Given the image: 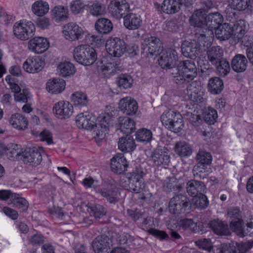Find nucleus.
I'll return each instance as SVG.
<instances>
[{
  "instance_id": "obj_28",
  "label": "nucleus",
  "mask_w": 253,
  "mask_h": 253,
  "mask_svg": "<svg viewBox=\"0 0 253 253\" xmlns=\"http://www.w3.org/2000/svg\"><path fill=\"white\" fill-rule=\"evenodd\" d=\"M248 64L246 57L241 54L235 55L232 59L231 65L232 70L238 73L246 71Z\"/></svg>"
},
{
  "instance_id": "obj_7",
  "label": "nucleus",
  "mask_w": 253,
  "mask_h": 253,
  "mask_svg": "<svg viewBox=\"0 0 253 253\" xmlns=\"http://www.w3.org/2000/svg\"><path fill=\"white\" fill-rule=\"evenodd\" d=\"M190 205V200L186 195L177 194L170 199L169 211L173 214L179 215L184 213Z\"/></svg>"
},
{
  "instance_id": "obj_59",
  "label": "nucleus",
  "mask_w": 253,
  "mask_h": 253,
  "mask_svg": "<svg viewBox=\"0 0 253 253\" xmlns=\"http://www.w3.org/2000/svg\"><path fill=\"white\" fill-rule=\"evenodd\" d=\"M14 96L16 101L22 103H27L30 98L29 89L27 88H24L20 92L14 94Z\"/></svg>"
},
{
  "instance_id": "obj_60",
  "label": "nucleus",
  "mask_w": 253,
  "mask_h": 253,
  "mask_svg": "<svg viewBox=\"0 0 253 253\" xmlns=\"http://www.w3.org/2000/svg\"><path fill=\"white\" fill-rule=\"evenodd\" d=\"M204 118L206 122L210 124H214L216 119L217 118V112L215 110L211 108H209V109L205 112Z\"/></svg>"
},
{
  "instance_id": "obj_8",
  "label": "nucleus",
  "mask_w": 253,
  "mask_h": 253,
  "mask_svg": "<svg viewBox=\"0 0 253 253\" xmlns=\"http://www.w3.org/2000/svg\"><path fill=\"white\" fill-rule=\"evenodd\" d=\"M35 27L31 22H16L13 27L14 35L21 41H26L35 34Z\"/></svg>"
},
{
  "instance_id": "obj_18",
  "label": "nucleus",
  "mask_w": 253,
  "mask_h": 253,
  "mask_svg": "<svg viewBox=\"0 0 253 253\" xmlns=\"http://www.w3.org/2000/svg\"><path fill=\"white\" fill-rule=\"evenodd\" d=\"M212 34L213 31L211 29H200L195 33V40L193 42H196L202 51H205L210 45V42H209V37Z\"/></svg>"
},
{
  "instance_id": "obj_19",
  "label": "nucleus",
  "mask_w": 253,
  "mask_h": 253,
  "mask_svg": "<svg viewBox=\"0 0 253 253\" xmlns=\"http://www.w3.org/2000/svg\"><path fill=\"white\" fill-rule=\"evenodd\" d=\"M235 26V23L233 24L226 23L221 24L214 29L216 38L220 41H225L232 37L233 40Z\"/></svg>"
},
{
  "instance_id": "obj_45",
  "label": "nucleus",
  "mask_w": 253,
  "mask_h": 253,
  "mask_svg": "<svg viewBox=\"0 0 253 253\" xmlns=\"http://www.w3.org/2000/svg\"><path fill=\"white\" fill-rule=\"evenodd\" d=\"M208 86L209 91L212 94H217L223 90V83L218 77L211 78L209 81Z\"/></svg>"
},
{
  "instance_id": "obj_40",
  "label": "nucleus",
  "mask_w": 253,
  "mask_h": 253,
  "mask_svg": "<svg viewBox=\"0 0 253 253\" xmlns=\"http://www.w3.org/2000/svg\"><path fill=\"white\" fill-rule=\"evenodd\" d=\"M9 123L15 128L24 130L27 128L28 121L26 118L19 113L11 115L9 119Z\"/></svg>"
},
{
  "instance_id": "obj_55",
  "label": "nucleus",
  "mask_w": 253,
  "mask_h": 253,
  "mask_svg": "<svg viewBox=\"0 0 253 253\" xmlns=\"http://www.w3.org/2000/svg\"><path fill=\"white\" fill-rule=\"evenodd\" d=\"M88 8L90 14L93 16H98L105 12V7L100 3L94 2L88 4Z\"/></svg>"
},
{
  "instance_id": "obj_35",
  "label": "nucleus",
  "mask_w": 253,
  "mask_h": 253,
  "mask_svg": "<svg viewBox=\"0 0 253 253\" xmlns=\"http://www.w3.org/2000/svg\"><path fill=\"white\" fill-rule=\"evenodd\" d=\"M206 14L204 11L199 9L195 11L190 18L192 26L200 29L206 28Z\"/></svg>"
},
{
  "instance_id": "obj_36",
  "label": "nucleus",
  "mask_w": 253,
  "mask_h": 253,
  "mask_svg": "<svg viewBox=\"0 0 253 253\" xmlns=\"http://www.w3.org/2000/svg\"><path fill=\"white\" fill-rule=\"evenodd\" d=\"M223 21L222 15L218 12L209 13L206 15V28L211 31L219 26Z\"/></svg>"
},
{
  "instance_id": "obj_56",
  "label": "nucleus",
  "mask_w": 253,
  "mask_h": 253,
  "mask_svg": "<svg viewBox=\"0 0 253 253\" xmlns=\"http://www.w3.org/2000/svg\"><path fill=\"white\" fill-rule=\"evenodd\" d=\"M234 247L237 250L238 253H247L253 247V239L249 240L245 242H235Z\"/></svg>"
},
{
  "instance_id": "obj_51",
  "label": "nucleus",
  "mask_w": 253,
  "mask_h": 253,
  "mask_svg": "<svg viewBox=\"0 0 253 253\" xmlns=\"http://www.w3.org/2000/svg\"><path fill=\"white\" fill-rule=\"evenodd\" d=\"M135 135L136 140L139 142H149L152 139V131L145 128L138 129Z\"/></svg>"
},
{
  "instance_id": "obj_26",
  "label": "nucleus",
  "mask_w": 253,
  "mask_h": 253,
  "mask_svg": "<svg viewBox=\"0 0 253 253\" xmlns=\"http://www.w3.org/2000/svg\"><path fill=\"white\" fill-rule=\"evenodd\" d=\"M181 51L184 56L191 59L195 58L201 52H202L196 42L188 41H185L182 44Z\"/></svg>"
},
{
  "instance_id": "obj_54",
  "label": "nucleus",
  "mask_w": 253,
  "mask_h": 253,
  "mask_svg": "<svg viewBox=\"0 0 253 253\" xmlns=\"http://www.w3.org/2000/svg\"><path fill=\"white\" fill-rule=\"evenodd\" d=\"M216 68L217 71L220 76L225 77L230 71V64L225 59H222L217 64L214 65Z\"/></svg>"
},
{
  "instance_id": "obj_9",
  "label": "nucleus",
  "mask_w": 253,
  "mask_h": 253,
  "mask_svg": "<svg viewBox=\"0 0 253 253\" xmlns=\"http://www.w3.org/2000/svg\"><path fill=\"white\" fill-rule=\"evenodd\" d=\"M158 62L159 65L163 69H169V73L170 75V71L172 70L175 66L178 60L177 53L173 49H168L166 51H162L159 54Z\"/></svg>"
},
{
  "instance_id": "obj_46",
  "label": "nucleus",
  "mask_w": 253,
  "mask_h": 253,
  "mask_svg": "<svg viewBox=\"0 0 253 253\" xmlns=\"http://www.w3.org/2000/svg\"><path fill=\"white\" fill-rule=\"evenodd\" d=\"M230 226L232 231L236 235L240 237H244L248 234V229L245 230L244 227V222L242 219L232 220L230 224Z\"/></svg>"
},
{
  "instance_id": "obj_24",
  "label": "nucleus",
  "mask_w": 253,
  "mask_h": 253,
  "mask_svg": "<svg viewBox=\"0 0 253 253\" xmlns=\"http://www.w3.org/2000/svg\"><path fill=\"white\" fill-rule=\"evenodd\" d=\"M111 169L117 174H121L126 170L127 164L126 158L122 154L115 155L111 160Z\"/></svg>"
},
{
  "instance_id": "obj_21",
  "label": "nucleus",
  "mask_w": 253,
  "mask_h": 253,
  "mask_svg": "<svg viewBox=\"0 0 253 253\" xmlns=\"http://www.w3.org/2000/svg\"><path fill=\"white\" fill-rule=\"evenodd\" d=\"M29 49L35 53L40 54L45 51L49 47V42L43 37H37L28 42Z\"/></svg>"
},
{
  "instance_id": "obj_17",
  "label": "nucleus",
  "mask_w": 253,
  "mask_h": 253,
  "mask_svg": "<svg viewBox=\"0 0 253 253\" xmlns=\"http://www.w3.org/2000/svg\"><path fill=\"white\" fill-rule=\"evenodd\" d=\"M53 111L57 118L65 119L72 115L73 112V107L69 102L61 101L54 105Z\"/></svg>"
},
{
  "instance_id": "obj_50",
  "label": "nucleus",
  "mask_w": 253,
  "mask_h": 253,
  "mask_svg": "<svg viewBox=\"0 0 253 253\" xmlns=\"http://www.w3.org/2000/svg\"><path fill=\"white\" fill-rule=\"evenodd\" d=\"M88 209L90 216H93L96 219L101 218L106 214L104 208L100 205H90Z\"/></svg>"
},
{
  "instance_id": "obj_30",
  "label": "nucleus",
  "mask_w": 253,
  "mask_h": 253,
  "mask_svg": "<svg viewBox=\"0 0 253 253\" xmlns=\"http://www.w3.org/2000/svg\"><path fill=\"white\" fill-rule=\"evenodd\" d=\"M150 161L157 166H168L170 162L169 156L166 152L161 150H156L152 153Z\"/></svg>"
},
{
  "instance_id": "obj_25",
  "label": "nucleus",
  "mask_w": 253,
  "mask_h": 253,
  "mask_svg": "<svg viewBox=\"0 0 253 253\" xmlns=\"http://www.w3.org/2000/svg\"><path fill=\"white\" fill-rule=\"evenodd\" d=\"M187 94L189 99L193 102L198 103L204 101L203 92L201 90V86L198 85L197 83L193 82L187 87Z\"/></svg>"
},
{
  "instance_id": "obj_43",
  "label": "nucleus",
  "mask_w": 253,
  "mask_h": 253,
  "mask_svg": "<svg viewBox=\"0 0 253 253\" xmlns=\"http://www.w3.org/2000/svg\"><path fill=\"white\" fill-rule=\"evenodd\" d=\"M32 11L37 16H42L48 12L49 5L47 2L43 0L35 1L32 5Z\"/></svg>"
},
{
  "instance_id": "obj_15",
  "label": "nucleus",
  "mask_w": 253,
  "mask_h": 253,
  "mask_svg": "<svg viewBox=\"0 0 253 253\" xmlns=\"http://www.w3.org/2000/svg\"><path fill=\"white\" fill-rule=\"evenodd\" d=\"M63 33L66 40L74 41L81 39L84 32L76 23L70 22L64 26Z\"/></svg>"
},
{
  "instance_id": "obj_64",
  "label": "nucleus",
  "mask_w": 253,
  "mask_h": 253,
  "mask_svg": "<svg viewBox=\"0 0 253 253\" xmlns=\"http://www.w3.org/2000/svg\"><path fill=\"white\" fill-rule=\"evenodd\" d=\"M228 216L232 219V220H241V211L240 209L237 207L231 208L228 210Z\"/></svg>"
},
{
  "instance_id": "obj_34",
  "label": "nucleus",
  "mask_w": 253,
  "mask_h": 253,
  "mask_svg": "<svg viewBox=\"0 0 253 253\" xmlns=\"http://www.w3.org/2000/svg\"><path fill=\"white\" fill-rule=\"evenodd\" d=\"M65 82L60 78H53L49 80L46 83V89L52 94L61 92L65 88Z\"/></svg>"
},
{
  "instance_id": "obj_6",
  "label": "nucleus",
  "mask_w": 253,
  "mask_h": 253,
  "mask_svg": "<svg viewBox=\"0 0 253 253\" xmlns=\"http://www.w3.org/2000/svg\"><path fill=\"white\" fill-rule=\"evenodd\" d=\"M233 40L235 44L240 42L241 44L248 48L253 43V38L250 36L245 34L248 31V26L245 20L237 21L235 22Z\"/></svg>"
},
{
  "instance_id": "obj_33",
  "label": "nucleus",
  "mask_w": 253,
  "mask_h": 253,
  "mask_svg": "<svg viewBox=\"0 0 253 253\" xmlns=\"http://www.w3.org/2000/svg\"><path fill=\"white\" fill-rule=\"evenodd\" d=\"M98 192L111 204H115L118 201L117 188L115 185L108 184L106 187L98 189Z\"/></svg>"
},
{
  "instance_id": "obj_48",
  "label": "nucleus",
  "mask_w": 253,
  "mask_h": 253,
  "mask_svg": "<svg viewBox=\"0 0 253 253\" xmlns=\"http://www.w3.org/2000/svg\"><path fill=\"white\" fill-rule=\"evenodd\" d=\"M133 80L131 76L128 74H121L117 77L116 83L118 87L121 89L130 88Z\"/></svg>"
},
{
  "instance_id": "obj_61",
  "label": "nucleus",
  "mask_w": 253,
  "mask_h": 253,
  "mask_svg": "<svg viewBox=\"0 0 253 253\" xmlns=\"http://www.w3.org/2000/svg\"><path fill=\"white\" fill-rule=\"evenodd\" d=\"M217 251L218 253H237L234 242L230 244H222L217 249Z\"/></svg>"
},
{
  "instance_id": "obj_32",
  "label": "nucleus",
  "mask_w": 253,
  "mask_h": 253,
  "mask_svg": "<svg viewBox=\"0 0 253 253\" xmlns=\"http://www.w3.org/2000/svg\"><path fill=\"white\" fill-rule=\"evenodd\" d=\"M206 186L204 182L196 180H190L186 183V191L189 195L196 197L199 194L204 192Z\"/></svg>"
},
{
  "instance_id": "obj_2",
  "label": "nucleus",
  "mask_w": 253,
  "mask_h": 253,
  "mask_svg": "<svg viewBox=\"0 0 253 253\" xmlns=\"http://www.w3.org/2000/svg\"><path fill=\"white\" fill-rule=\"evenodd\" d=\"M172 70L170 71V75L173 82L181 87L193 80L197 75V69L192 60L180 61Z\"/></svg>"
},
{
  "instance_id": "obj_44",
  "label": "nucleus",
  "mask_w": 253,
  "mask_h": 253,
  "mask_svg": "<svg viewBox=\"0 0 253 253\" xmlns=\"http://www.w3.org/2000/svg\"><path fill=\"white\" fill-rule=\"evenodd\" d=\"M175 153L180 157H188L191 155L192 149L185 141L177 142L174 146Z\"/></svg>"
},
{
  "instance_id": "obj_12",
  "label": "nucleus",
  "mask_w": 253,
  "mask_h": 253,
  "mask_svg": "<svg viewBox=\"0 0 253 253\" xmlns=\"http://www.w3.org/2000/svg\"><path fill=\"white\" fill-rule=\"evenodd\" d=\"M110 14L116 19H120L127 12L129 6L126 0H114L108 7Z\"/></svg>"
},
{
  "instance_id": "obj_63",
  "label": "nucleus",
  "mask_w": 253,
  "mask_h": 253,
  "mask_svg": "<svg viewBox=\"0 0 253 253\" xmlns=\"http://www.w3.org/2000/svg\"><path fill=\"white\" fill-rule=\"evenodd\" d=\"M84 7V3L80 0L73 1L70 4L71 11L75 14L79 13Z\"/></svg>"
},
{
  "instance_id": "obj_62",
  "label": "nucleus",
  "mask_w": 253,
  "mask_h": 253,
  "mask_svg": "<svg viewBox=\"0 0 253 253\" xmlns=\"http://www.w3.org/2000/svg\"><path fill=\"white\" fill-rule=\"evenodd\" d=\"M178 224L179 226L184 229H189L193 231L197 229L196 224L192 219L184 218L181 219Z\"/></svg>"
},
{
  "instance_id": "obj_27",
  "label": "nucleus",
  "mask_w": 253,
  "mask_h": 253,
  "mask_svg": "<svg viewBox=\"0 0 253 253\" xmlns=\"http://www.w3.org/2000/svg\"><path fill=\"white\" fill-rule=\"evenodd\" d=\"M142 24V20L139 15L129 13L124 17V26L129 30H134L138 29Z\"/></svg>"
},
{
  "instance_id": "obj_38",
  "label": "nucleus",
  "mask_w": 253,
  "mask_h": 253,
  "mask_svg": "<svg viewBox=\"0 0 253 253\" xmlns=\"http://www.w3.org/2000/svg\"><path fill=\"white\" fill-rule=\"evenodd\" d=\"M51 16L52 19L56 23L65 21L68 17V10L63 6H55L51 10Z\"/></svg>"
},
{
  "instance_id": "obj_23",
  "label": "nucleus",
  "mask_w": 253,
  "mask_h": 253,
  "mask_svg": "<svg viewBox=\"0 0 253 253\" xmlns=\"http://www.w3.org/2000/svg\"><path fill=\"white\" fill-rule=\"evenodd\" d=\"M120 110L127 115L135 114L138 109L137 102L130 97L121 99L119 103Z\"/></svg>"
},
{
  "instance_id": "obj_47",
  "label": "nucleus",
  "mask_w": 253,
  "mask_h": 253,
  "mask_svg": "<svg viewBox=\"0 0 253 253\" xmlns=\"http://www.w3.org/2000/svg\"><path fill=\"white\" fill-rule=\"evenodd\" d=\"M12 196V201L11 203H8L9 205H13V207H15L19 209L22 211H25L27 210L29 204L27 201L24 198L20 197L18 194L15 193Z\"/></svg>"
},
{
  "instance_id": "obj_16",
  "label": "nucleus",
  "mask_w": 253,
  "mask_h": 253,
  "mask_svg": "<svg viewBox=\"0 0 253 253\" xmlns=\"http://www.w3.org/2000/svg\"><path fill=\"white\" fill-rule=\"evenodd\" d=\"M45 65L44 60L39 56L28 58L24 62V70L29 73H36L41 71Z\"/></svg>"
},
{
  "instance_id": "obj_31",
  "label": "nucleus",
  "mask_w": 253,
  "mask_h": 253,
  "mask_svg": "<svg viewBox=\"0 0 253 253\" xmlns=\"http://www.w3.org/2000/svg\"><path fill=\"white\" fill-rule=\"evenodd\" d=\"M118 125L120 131L126 135L131 134L135 129L134 122L128 117H120Z\"/></svg>"
},
{
  "instance_id": "obj_20",
  "label": "nucleus",
  "mask_w": 253,
  "mask_h": 253,
  "mask_svg": "<svg viewBox=\"0 0 253 253\" xmlns=\"http://www.w3.org/2000/svg\"><path fill=\"white\" fill-rule=\"evenodd\" d=\"M195 159L197 164L193 167L192 170L194 172H202V169H205L207 166L211 164L212 157L210 153L200 150L197 153Z\"/></svg>"
},
{
  "instance_id": "obj_42",
  "label": "nucleus",
  "mask_w": 253,
  "mask_h": 253,
  "mask_svg": "<svg viewBox=\"0 0 253 253\" xmlns=\"http://www.w3.org/2000/svg\"><path fill=\"white\" fill-rule=\"evenodd\" d=\"M59 75L63 77H67L73 75L75 72L74 65L70 62H60L57 68Z\"/></svg>"
},
{
  "instance_id": "obj_3",
  "label": "nucleus",
  "mask_w": 253,
  "mask_h": 253,
  "mask_svg": "<svg viewBox=\"0 0 253 253\" xmlns=\"http://www.w3.org/2000/svg\"><path fill=\"white\" fill-rule=\"evenodd\" d=\"M145 173L140 167L121 177L120 184L125 189L135 193H141L144 188L143 177Z\"/></svg>"
},
{
  "instance_id": "obj_14",
  "label": "nucleus",
  "mask_w": 253,
  "mask_h": 253,
  "mask_svg": "<svg viewBox=\"0 0 253 253\" xmlns=\"http://www.w3.org/2000/svg\"><path fill=\"white\" fill-rule=\"evenodd\" d=\"M21 156L20 160L26 164L37 166L42 161L41 153L35 147L26 148Z\"/></svg>"
},
{
  "instance_id": "obj_52",
  "label": "nucleus",
  "mask_w": 253,
  "mask_h": 253,
  "mask_svg": "<svg viewBox=\"0 0 253 253\" xmlns=\"http://www.w3.org/2000/svg\"><path fill=\"white\" fill-rule=\"evenodd\" d=\"M117 242L120 245H126L129 248L133 247L132 242L135 241V238L127 233H122L117 238Z\"/></svg>"
},
{
  "instance_id": "obj_22",
  "label": "nucleus",
  "mask_w": 253,
  "mask_h": 253,
  "mask_svg": "<svg viewBox=\"0 0 253 253\" xmlns=\"http://www.w3.org/2000/svg\"><path fill=\"white\" fill-rule=\"evenodd\" d=\"M111 246V239L105 235L97 237L92 242V247L96 253H109Z\"/></svg>"
},
{
  "instance_id": "obj_57",
  "label": "nucleus",
  "mask_w": 253,
  "mask_h": 253,
  "mask_svg": "<svg viewBox=\"0 0 253 253\" xmlns=\"http://www.w3.org/2000/svg\"><path fill=\"white\" fill-rule=\"evenodd\" d=\"M193 202L197 208L205 209L209 205V201L206 195L202 193L196 197H193Z\"/></svg>"
},
{
  "instance_id": "obj_4",
  "label": "nucleus",
  "mask_w": 253,
  "mask_h": 253,
  "mask_svg": "<svg viewBox=\"0 0 253 253\" xmlns=\"http://www.w3.org/2000/svg\"><path fill=\"white\" fill-rule=\"evenodd\" d=\"M73 55L77 62L84 66L93 64L97 59L95 49L87 44H82L76 47Z\"/></svg>"
},
{
  "instance_id": "obj_39",
  "label": "nucleus",
  "mask_w": 253,
  "mask_h": 253,
  "mask_svg": "<svg viewBox=\"0 0 253 253\" xmlns=\"http://www.w3.org/2000/svg\"><path fill=\"white\" fill-rule=\"evenodd\" d=\"M129 135H126V137H121L118 141V148L123 152H131L135 148L134 140Z\"/></svg>"
},
{
  "instance_id": "obj_53",
  "label": "nucleus",
  "mask_w": 253,
  "mask_h": 253,
  "mask_svg": "<svg viewBox=\"0 0 253 253\" xmlns=\"http://www.w3.org/2000/svg\"><path fill=\"white\" fill-rule=\"evenodd\" d=\"M71 98L75 106H85L88 103L86 95L82 92H76L73 94Z\"/></svg>"
},
{
  "instance_id": "obj_1",
  "label": "nucleus",
  "mask_w": 253,
  "mask_h": 253,
  "mask_svg": "<svg viewBox=\"0 0 253 253\" xmlns=\"http://www.w3.org/2000/svg\"><path fill=\"white\" fill-rule=\"evenodd\" d=\"M94 118L87 112L81 113L76 118V123L80 128L93 129L98 137H103L109 127L112 126V117L108 114L100 116L97 123L94 122Z\"/></svg>"
},
{
  "instance_id": "obj_41",
  "label": "nucleus",
  "mask_w": 253,
  "mask_h": 253,
  "mask_svg": "<svg viewBox=\"0 0 253 253\" xmlns=\"http://www.w3.org/2000/svg\"><path fill=\"white\" fill-rule=\"evenodd\" d=\"M113 24L112 22L107 18H100L98 19L95 24V28L96 31L102 34H107L113 30Z\"/></svg>"
},
{
  "instance_id": "obj_13",
  "label": "nucleus",
  "mask_w": 253,
  "mask_h": 253,
  "mask_svg": "<svg viewBox=\"0 0 253 253\" xmlns=\"http://www.w3.org/2000/svg\"><path fill=\"white\" fill-rule=\"evenodd\" d=\"M191 3L192 0H164L161 8L165 13L173 14L180 10L181 5L188 6Z\"/></svg>"
},
{
  "instance_id": "obj_37",
  "label": "nucleus",
  "mask_w": 253,
  "mask_h": 253,
  "mask_svg": "<svg viewBox=\"0 0 253 253\" xmlns=\"http://www.w3.org/2000/svg\"><path fill=\"white\" fill-rule=\"evenodd\" d=\"M208 60L212 65H216L223 58V51L219 46H213L207 51Z\"/></svg>"
},
{
  "instance_id": "obj_5",
  "label": "nucleus",
  "mask_w": 253,
  "mask_h": 253,
  "mask_svg": "<svg viewBox=\"0 0 253 253\" xmlns=\"http://www.w3.org/2000/svg\"><path fill=\"white\" fill-rule=\"evenodd\" d=\"M161 121L166 127L175 133L180 131L184 126L181 114L171 110L165 111L161 116Z\"/></svg>"
},
{
  "instance_id": "obj_10",
  "label": "nucleus",
  "mask_w": 253,
  "mask_h": 253,
  "mask_svg": "<svg viewBox=\"0 0 253 253\" xmlns=\"http://www.w3.org/2000/svg\"><path fill=\"white\" fill-rule=\"evenodd\" d=\"M142 53L145 56L158 55L163 51V46L158 38L150 36L145 38L142 43Z\"/></svg>"
},
{
  "instance_id": "obj_58",
  "label": "nucleus",
  "mask_w": 253,
  "mask_h": 253,
  "mask_svg": "<svg viewBox=\"0 0 253 253\" xmlns=\"http://www.w3.org/2000/svg\"><path fill=\"white\" fill-rule=\"evenodd\" d=\"M229 2L233 9L241 11L249 8L250 0H230Z\"/></svg>"
},
{
  "instance_id": "obj_29",
  "label": "nucleus",
  "mask_w": 253,
  "mask_h": 253,
  "mask_svg": "<svg viewBox=\"0 0 253 253\" xmlns=\"http://www.w3.org/2000/svg\"><path fill=\"white\" fill-rule=\"evenodd\" d=\"M209 227L216 234L219 236H227L230 232L227 223L218 219L211 220L209 223Z\"/></svg>"
},
{
  "instance_id": "obj_49",
  "label": "nucleus",
  "mask_w": 253,
  "mask_h": 253,
  "mask_svg": "<svg viewBox=\"0 0 253 253\" xmlns=\"http://www.w3.org/2000/svg\"><path fill=\"white\" fill-rule=\"evenodd\" d=\"M102 73L107 77L109 78L114 75L115 73L119 70L118 64L115 62H108L101 66Z\"/></svg>"
},
{
  "instance_id": "obj_11",
  "label": "nucleus",
  "mask_w": 253,
  "mask_h": 253,
  "mask_svg": "<svg viewBox=\"0 0 253 253\" xmlns=\"http://www.w3.org/2000/svg\"><path fill=\"white\" fill-rule=\"evenodd\" d=\"M108 53L114 57H121L125 52L126 44L123 40L119 38H111L106 43Z\"/></svg>"
}]
</instances>
